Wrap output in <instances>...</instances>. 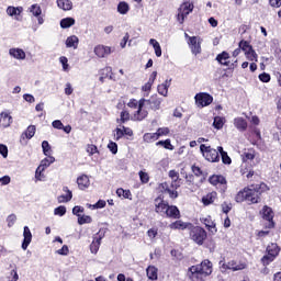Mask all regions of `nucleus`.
I'll list each match as a JSON object with an SVG mask.
<instances>
[{
  "label": "nucleus",
  "mask_w": 281,
  "mask_h": 281,
  "mask_svg": "<svg viewBox=\"0 0 281 281\" xmlns=\"http://www.w3.org/2000/svg\"><path fill=\"white\" fill-rule=\"evenodd\" d=\"M245 54H246L248 60H256V61L258 60V54H256V50H254V48L246 52Z\"/></svg>",
  "instance_id": "5fc2aeb1"
},
{
  "label": "nucleus",
  "mask_w": 281,
  "mask_h": 281,
  "mask_svg": "<svg viewBox=\"0 0 281 281\" xmlns=\"http://www.w3.org/2000/svg\"><path fill=\"white\" fill-rule=\"evenodd\" d=\"M42 149H43V153L46 157H49L50 153H52V146L49 145V142L47 140H44L42 143Z\"/></svg>",
  "instance_id": "a18cd8bd"
},
{
  "label": "nucleus",
  "mask_w": 281,
  "mask_h": 281,
  "mask_svg": "<svg viewBox=\"0 0 281 281\" xmlns=\"http://www.w3.org/2000/svg\"><path fill=\"white\" fill-rule=\"evenodd\" d=\"M169 134H170V128H168V127H160L156 132V135H158V139H159V137H164Z\"/></svg>",
  "instance_id": "8fccbe9b"
},
{
  "label": "nucleus",
  "mask_w": 281,
  "mask_h": 281,
  "mask_svg": "<svg viewBox=\"0 0 281 281\" xmlns=\"http://www.w3.org/2000/svg\"><path fill=\"white\" fill-rule=\"evenodd\" d=\"M12 124V116L8 112H1L0 114V126L8 128Z\"/></svg>",
  "instance_id": "a878e982"
},
{
  "label": "nucleus",
  "mask_w": 281,
  "mask_h": 281,
  "mask_svg": "<svg viewBox=\"0 0 281 281\" xmlns=\"http://www.w3.org/2000/svg\"><path fill=\"white\" fill-rule=\"evenodd\" d=\"M239 48L245 52V54L251 49H254V47L249 44V42L241 40L239 42Z\"/></svg>",
  "instance_id": "c03bdc74"
},
{
  "label": "nucleus",
  "mask_w": 281,
  "mask_h": 281,
  "mask_svg": "<svg viewBox=\"0 0 281 281\" xmlns=\"http://www.w3.org/2000/svg\"><path fill=\"white\" fill-rule=\"evenodd\" d=\"M55 216H65L67 214V207L60 205L54 210Z\"/></svg>",
  "instance_id": "09e8293b"
},
{
  "label": "nucleus",
  "mask_w": 281,
  "mask_h": 281,
  "mask_svg": "<svg viewBox=\"0 0 281 281\" xmlns=\"http://www.w3.org/2000/svg\"><path fill=\"white\" fill-rule=\"evenodd\" d=\"M144 142H146L147 144H153V142H157V139H159V136L156 133H146L143 136Z\"/></svg>",
  "instance_id": "4c0bfd02"
},
{
  "label": "nucleus",
  "mask_w": 281,
  "mask_h": 281,
  "mask_svg": "<svg viewBox=\"0 0 281 281\" xmlns=\"http://www.w3.org/2000/svg\"><path fill=\"white\" fill-rule=\"evenodd\" d=\"M29 12H31L33 16H36L38 25H43V23H45V20L43 19V16H41V14H43V9H41V5L32 4L29 8Z\"/></svg>",
  "instance_id": "6ab92c4d"
},
{
  "label": "nucleus",
  "mask_w": 281,
  "mask_h": 281,
  "mask_svg": "<svg viewBox=\"0 0 281 281\" xmlns=\"http://www.w3.org/2000/svg\"><path fill=\"white\" fill-rule=\"evenodd\" d=\"M145 106H149L151 111H159L161 108V99L157 95H151L149 99H145Z\"/></svg>",
  "instance_id": "a211bd4d"
},
{
  "label": "nucleus",
  "mask_w": 281,
  "mask_h": 281,
  "mask_svg": "<svg viewBox=\"0 0 281 281\" xmlns=\"http://www.w3.org/2000/svg\"><path fill=\"white\" fill-rule=\"evenodd\" d=\"M201 43H203V40H201V37H196V36L189 37L188 44L192 54H194V56H198V54H201Z\"/></svg>",
  "instance_id": "ddd939ff"
},
{
  "label": "nucleus",
  "mask_w": 281,
  "mask_h": 281,
  "mask_svg": "<svg viewBox=\"0 0 281 281\" xmlns=\"http://www.w3.org/2000/svg\"><path fill=\"white\" fill-rule=\"evenodd\" d=\"M146 271L149 280H157V268L155 266H149Z\"/></svg>",
  "instance_id": "a19ab883"
},
{
  "label": "nucleus",
  "mask_w": 281,
  "mask_h": 281,
  "mask_svg": "<svg viewBox=\"0 0 281 281\" xmlns=\"http://www.w3.org/2000/svg\"><path fill=\"white\" fill-rule=\"evenodd\" d=\"M155 213L160 214V216H166V212L168 210V202L164 200V195H159L154 200Z\"/></svg>",
  "instance_id": "9b49d317"
},
{
  "label": "nucleus",
  "mask_w": 281,
  "mask_h": 281,
  "mask_svg": "<svg viewBox=\"0 0 281 281\" xmlns=\"http://www.w3.org/2000/svg\"><path fill=\"white\" fill-rule=\"evenodd\" d=\"M77 186L79 190H87L89 186H91V181L89 180V176L82 175L77 178Z\"/></svg>",
  "instance_id": "5701e85b"
},
{
  "label": "nucleus",
  "mask_w": 281,
  "mask_h": 281,
  "mask_svg": "<svg viewBox=\"0 0 281 281\" xmlns=\"http://www.w3.org/2000/svg\"><path fill=\"white\" fill-rule=\"evenodd\" d=\"M54 161H56V158H54L53 156H48L47 158H44L35 171V179L41 181V177H43L44 170L46 168H49V166H52Z\"/></svg>",
  "instance_id": "9d476101"
},
{
  "label": "nucleus",
  "mask_w": 281,
  "mask_h": 281,
  "mask_svg": "<svg viewBox=\"0 0 281 281\" xmlns=\"http://www.w3.org/2000/svg\"><path fill=\"white\" fill-rule=\"evenodd\" d=\"M8 227H12L16 223V215L11 214L7 217Z\"/></svg>",
  "instance_id": "052dcab7"
},
{
  "label": "nucleus",
  "mask_w": 281,
  "mask_h": 281,
  "mask_svg": "<svg viewBox=\"0 0 281 281\" xmlns=\"http://www.w3.org/2000/svg\"><path fill=\"white\" fill-rule=\"evenodd\" d=\"M200 153H202L204 159H206V161H211V164L221 161V156L218 155L220 151L211 146L205 144L200 145Z\"/></svg>",
  "instance_id": "20e7f679"
},
{
  "label": "nucleus",
  "mask_w": 281,
  "mask_h": 281,
  "mask_svg": "<svg viewBox=\"0 0 281 281\" xmlns=\"http://www.w3.org/2000/svg\"><path fill=\"white\" fill-rule=\"evenodd\" d=\"M181 188V182L179 180H172L171 182H162L160 184L161 192H165V194H169L171 199H178L179 198V190Z\"/></svg>",
  "instance_id": "7ed1b4c3"
},
{
  "label": "nucleus",
  "mask_w": 281,
  "mask_h": 281,
  "mask_svg": "<svg viewBox=\"0 0 281 281\" xmlns=\"http://www.w3.org/2000/svg\"><path fill=\"white\" fill-rule=\"evenodd\" d=\"M268 255L263 256L261 261L263 265H269L270 262H273L276 259V256L280 254V247H278V244H271L267 247Z\"/></svg>",
  "instance_id": "1a4fd4ad"
},
{
  "label": "nucleus",
  "mask_w": 281,
  "mask_h": 281,
  "mask_svg": "<svg viewBox=\"0 0 281 281\" xmlns=\"http://www.w3.org/2000/svg\"><path fill=\"white\" fill-rule=\"evenodd\" d=\"M260 214L262 216V220L265 221L262 226L266 229H273V227H276V222H273V217L276 216V213H273V209L265 205L260 211Z\"/></svg>",
  "instance_id": "39448f33"
},
{
  "label": "nucleus",
  "mask_w": 281,
  "mask_h": 281,
  "mask_svg": "<svg viewBox=\"0 0 281 281\" xmlns=\"http://www.w3.org/2000/svg\"><path fill=\"white\" fill-rule=\"evenodd\" d=\"M123 137H124V130L122 128V126L117 127L114 134L115 142H120V139H122Z\"/></svg>",
  "instance_id": "603ef678"
},
{
  "label": "nucleus",
  "mask_w": 281,
  "mask_h": 281,
  "mask_svg": "<svg viewBox=\"0 0 281 281\" xmlns=\"http://www.w3.org/2000/svg\"><path fill=\"white\" fill-rule=\"evenodd\" d=\"M72 25H76V19L74 18H65L60 20V27L63 30H67L71 27Z\"/></svg>",
  "instance_id": "72a5a7b5"
},
{
  "label": "nucleus",
  "mask_w": 281,
  "mask_h": 281,
  "mask_svg": "<svg viewBox=\"0 0 281 281\" xmlns=\"http://www.w3.org/2000/svg\"><path fill=\"white\" fill-rule=\"evenodd\" d=\"M170 82H172V80H166L164 83L158 86V93L160 95H164V98L168 97V89L170 88Z\"/></svg>",
  "instance_id": "2f4dec72"
},
{
  "label": "nucleus",
  "mask_w": 281,
  "mask_h": 281,
  "mask_svg": "<svg viewBox=\"0 0 281 281\" xmlns=\"http://www.w3.org/2000/svg\"><path fill=\"white\" fill-rule=\"evenodd\" d=\"M259 80L261 82H270L271 81V75L267 74V72H262L259 75Z\"/></svg>",
  "instance_id": "4d7b16f0"
},
{
  "label": "nucleus",
  "mask_w": 281,
  "mask_h": 281,
  "mask_svg": "<svg viewBox=\"0 0 281 281\" xmlns=\"http://www.w3.org/2000/svg\"><path fill=\"white\" fill-rule=\"evenodd\" d=\"M188 227H192V224L186 223L181 220L176 221L169 225V229H188Z\"/></svg>",
  "instance_id": "cd10ccee"
},
{
  "label": "nucleus",
  "mask_w": 281,
  "mask_h": 281,
  "mask_svg": "<svg viewBox=\"0 0 281 281\" xmlns=\"http://www.w3.org/2000/svg\"><path fill=\"white\" fill-rule=\"evenodd\" d=\"M216 60L217 63H220V65H223L224 67H229L231 61H229V53L227 52H222L221 54H218L216 56Z\"/></svg>",
  "instance_id": "bb28decb"
},
{
  "label": "nucleus",
  "mask_w": 281,
  "mask_h": 281,
  "mask_svg": "<svg viewBox=\"0 0 281 281\" xmlns=\"http://www.w3.org/2000/svg\"><path fill=\"white\" fill-rule=\"evenodd\" d=\"M234 126L243 133L247 131V121L243 117H236L234 120Z\"/></svg>",
  "instance_id": "7c9ffc66"
},
{
  "label": "nucleus",
  "mask_w": 281,
  "mask_h": 281,
  "mask_svg": "<svg viewBox=\"0 0 281 281\" xmlns=\"http://www.w3.org/2000/svg\"><path fill=\"white\" fill-rule=\"evenodd\" d=\"M57 254L59 256H67V254H69V247L67 245H64L61 249L57 250Z\"/></svg>",
  "instance_id": "0e129e2a"
},
{
  "label": "nucleus",
  "mask_w": 281,
  "mask_h": 281,
  "mask_svg": "<svg viewBox=\"0 0 281 281\" xmlns=\"http://www.w3.org/2000/svg\"><path fill=\"white\" fill-rule=\"evenodd\" d=\"M23 238L22 249L25 251L30 247V243H32V231L27 226H24Z\"/></svg>",
  "instance_id": "412c9836"
},
{
  "label": "nucleus",
  "mask_w": 281,
  "mask_h": 281,
  "mask_svg": "<svg viewBox=\"0 0 281 281\" xmlns=\"http://www.w3.org/2000/svg\"><path fill=\"white\" fill-rule=\"evenodd\" d=\"M82 212H85V207H82V206H75L72 209V214L75 216H80V213L82 214Z\"/></svg>",
  "instance_id": "338daca9"
},
{
  "label": "nucleus",
  "mask_w": 281,
  "mask_h": 281,
  "mask_svg": "<svg viewBox=\"0 0 281 281\" xmlns=\"http://www.w3.org/2000/svg\"><path fill=\"white\" fill-rule=\"evenodd\" d=\"M187 276L191 281H205L207 276H212V261L205 259L200 265L191 266Z\"/></svg>",
  "instance_id": "f257e3e1"
},
{
  "label": "nucleus",
  "mask_w": 281,
  "mask_h": 281,
  "mask_svg": "<svg viewBox=\"0 0 281 281\" xmlns=\"http://www.w3.org/2000/svg\"><path fill=\"white\" fill-rule=\"evenodd\" d=\"M146 106V99H140L138 103L137 111H135L132 115L133 122H142L148 117V111L145 109Z\"/></svg>",
  "instance_id": "6e6552de"
},
{
  "label": "nucleus",
  "mask_w": 281,
  "mask_h": 281,
  "mask_svg": "<svg viewBox=\"0 0 281 281\" xmlns=\"http://www.w3.org/2000/svg\"><path fill=\"white\" fill-rule=\"evenodd\" d=\"M157 234H159V229L157 227L149 228L147 231V236L153 240L154 238H157Z\"/></svg>",
  "instance_id": "864d4df0"
},
{
  "label": "nucleus",
  "mask_w": 281,
  "mask_h": 281,
  "mask_svg": "<svg viewBox=\"0 0 281 281\" xmlns=\"http://www.w3.org/2000/svg\"><path fill=\"white\" fill-rule=\"evenodd\" d=\"M222 212L224 214H229V212H232V203L224 202L222 204Z\"/></svg>",
  "instance_id": "13d9d810"
},
{
  "label": "nucleus",
  "mask_w": 281,
  "mask_h": 281,
  "mask_svg": "<svg viewBox=\"0 0 281 281\" xmlns=\"http://www.w3.org/2000/svg\"><path fill=\"white\" fill-rule=\"evenodd\" d=\"M36 135V126L30 125L26 131L22 134V137H26V139H32Z\"/></svg>",
  "instance_id": "58836bf2"
},
{
  "label": "nucleus",
  "mask_w": 281,
  "mask_h": 281,
  "mask_svg": "<svg viewBox=\"0 0 281 281\" xmlns=\"http://www.w3.org/2000/svg\"><path fill=\"white\" fill-rule=\"evenodd\" d=\"M165 216L167 218H181V211H179V207L175 206V205H169L167 206V211L165 212Z\"/></svg>",
  "instance_id": "aec40b11"
},
{
  "label": "nucleus",
  "mask_w": 281,
  "mask_h": 281,
  "mask_svg": "<svg viewBox=\"0 0 281 281\" xmlns=\"http://www.w3.org/2000/svg\"><path fill=\"white\" fill-rule=\"evenodd\" d=\"M217 198H218V194L215 191H213L202 198V203L203 205H212V203H214V201Z\"/></svg>",
  "instance_id": "c756f323"
},
{
  "label": "nucleus",
  "mask_w": 281,
  "mask_h": 281,
  "mask_svg": "<svg viewBox=\"0 0 281 281\" xmlns=\"http://www.w3.org/2000/svg\"><path fill=\"white\" fill-rule=\"evenodd\" d=\"M131 120V113L128 111H122L121 112V119H117V124H126Z\"/></svg>",
  "instance_id": "79ce46f5"
},
{
  "label": "nucleus",
  "mask_w": 281,
  "mask_h": 281,
  "mask_svg": "<svg viewBox=\"0 0 281 281\" xmlns=\"http://www.w3.org/2000/svg\"><path fill=\"white\" fill-rule=\"evenodd\" d=\"M0 155L5 159L8 157V146L0 144Z\"/></svg>",
  "instance_id": "69168bd1"
},
{
  "label": "nucleus",
  "mask_w": 281,
  "mask_h": 281,
  "mask_svg": "<svg viewBox=\"0 0 281 281\" xmlns=\"http://www.w3.org/2000/svg\"><path fill=\"white\" fill-rule=\"evenodd\" d=\"M23 12V7H8L7 8V14L9 16H20V14Z\"/></svg>",
  "instance_id": "f704fd0d"
},
{
  "label": "nucleus",
  "mask_w": 281,
  "mask_h": 281,
  "mask_svg": "<svg viewBox=\"0 0 281 281\" xmlns=\"http://www.w3.org/2000/svg\"><path fill=\"white\" fill-rule=\"evenodd\" d=\"M156 146H164L167 150H172L175 148L170 143V139L159 140L156 143Z\"/></svg>",
  "instance_id": "49530a36"
},
{
  "label": "nucleus",
  "mask_w": 281,
  "mask_h": 281,
  "mask_svg": "<svg viewBox=\"0 0 281 281\" xmlns=\"http://www.w3.org/2000/svg\"><path fill=\"white\" fill-rule=\"evenodd\" d=\"M217 150L222 157L223 164H226V166H229V164H232V158L227 155V151H225L222 146H218Z\"/></svg>",
  "instance_id": "c9c22d12"
},
{
  "label": "nucleus",
  "mask_w": 281,
  "mask_h": 281,
  "mask_svg": "<svg viewBox=\"0 0 281 281\" xmlns=\"http://www.w3.org/2000/svg\"><path fill=\"white\" fill-rule=\"evenodd\" d=\"M224 124L225 123L223 122V117H221V116L214 117V122H213L214 128H217V131H221V128H223Z\"/></svg>",
  "instance_id": "de8ad7c7"
},
{
  "label": "nucleus",
  "mask_w": 281,
  "mask_h": 281,
  "mask_svg": "<svg viewBox=\"0 0 281 281\" xmlns=\"http://www.w3.org/2000/svg\"><path fill=\"white\" fill-rule=\"evenodd\" d=\"M149 45H153L157 58H161V45H159V42H157L155 38H151L149 40Z\"/></svg>",
  "instance_id": "e433bc0d"
},
{
  "label": "nucleus",
  "mask_w": 281,
  "mask_h": 281,
  "mask_svg": "<svg viewBox=\"0 0 281 281\" xmlns=\"http://www.w3.org/2000/svg\"><path fill=\"white\" fill-rule=\"evenodd\" d=\"M87 153L91 157V156L95 155V153H98V147L95 145H88Z\"/></svg>",
  "instance_id": "680f3d73"
},
{
  "label": "nucleus",
  "mask_w": 281,
  "mask_h": 281,
  "mask_svg": "<svg viewBox=\"0 0 281 281\" xmlns=\"http://www.w3.org/2000/svg\"><path fill=\"white\" fill-rule=\"evenodd\" d=\"M212 102H214V98L209 93L200 92L195 94V104H198V106H210Z\"/></svg>",
  "instance_id": "f8f14e48"
},
{
  "label": "nucleus",
  "mask_w": 281,
  "mask_h": 281,
  "mask_svg": "<svg viewBox=\"0 0 281 281\" xmlns=\"http://www.w3.org/2000/svg\"><path fill=\"white\" fill-rule=\"evenodd\" d=\"M138 177L142 183H148V181H150V176H148V173L145 171H139Z\"/></svg>",
  "instance_id": "3c124183"
},
{
  "label": "nucleus",
  "mask_w": 281,
  "mask_h": 281,
  "mask_svg": "<svg viewBox=\"0 0 281 281\" xmlns=\"http://www.w3.org/2000/svg\"><path fill=\"white\" fill-rule=\"evenodd\" d=\"M262 186L265 184H251L248 188H245L243 191H239L235 198L237 203H260V194H262Z\"/></svg>",
  "instance_id": "f03ea898"
},
{
  "label": "nucleus",
  "mask_w": 281,
  "mask_h": 281,
  "mask_svg": "<svg viewBox=\"0 0 281 281\" xmlns=\"http://www.w3.org/2000/svg\"><path fill=\"white\" fill-rule=\"evenodd\" d=\"M9 55L15 58V60H25V50L22 48H10Z\"/></svg>",
  "instance_id": "b1692460"
},
{
  "label": "nucleus",
  "mask_w": 281,
  "mask_h": 281,
  "mask_svg": "<svg viewBox=\"0 0 281 281\" xmlns=\"http://www.w3.org/2000/svg\"><path fill=\"white\" fill-rule=\"evenodd\" d=\"M104 237V232H102V229H100L94 236H93V240L90 244V251L91 254H98V251L100 250V245L102 243V238Z\"/></svg>",
  "instance_id": "4468645a"
},
{
  "label": "nucleus",
  "mask_w": 281,
  "mask_h": 281,
  "mask_svg": "<svg viewBox=\"0 0 281 281\" xmlns=\"http://www.w3.org/2000/svg\"><path fill=\"white\" fill-rule=\"evenodd\" d=\"M200 221L201 223H203V225H205V227L209 229V232H211V234H216V223L212 221V216L201 217Z\"/></svg>",
  "instance_id": "4be33fe9"
},
{
  "label": "nucleus",
  "mask_w": 281,
  "mask_h": 281,
  "mask_svg": "<svg viewBox=\"0 0 281 281\" xmlns=\"http://www.w3.org/2000/svg\"><path fill=\"white\" fill-rule=\"evenodd\" d=\"M113 52H115V49L111 48V46L97 45L94 47V54L98 58H106V56H110Z\"/></svg>",
  "instance_id": "dca6fc26"
},
{
  "label": "nucleus",
  "mask_w": 281,
  "mask_h": 281,
  "mask_svg": "<svg viewBox=\"0 0 281 281\" xmlns=\"http://www.w3.org/2000/svg\"><path fill=\"white\" fill-rule=\"evenodd\" d=\"M52 126H53V128H57V131H63L64 124H63V121L55 120V121H53Z\"/></svg>",
  "instance_id": "e2e57ef3"
},
{
  "label": "nucleus",
  "mask_w": 281,
  "mask_h": 281,
  "mask_svg": "<svg viewBox=\"0 0 281 281\" xmlns=\"http://www.w3.org/2000/svg\"><path fill=\"white\" fill-rule=\"evenodd\" d=\"M190 238L196 245H203L207 238V233L201 226H191Z\"/></svg>",
  "instance_id": "423d86ee"
},
{
  "label": "nucleus",
  "mask_w": 281,
  "mask_h": 281,
  "mask_svg": "<svg viewBox=\"0 0 281 281\" xmlns=\"http://www.w3.org/2000/svg\"><path fill=\"white\" fill-rule=\"evenodd\" d=\"M93 218L89 215H78V224L79 225H87L89 223H92Z\"/></svg>",
  "instance_id": "37998d69"
},
{
  "label": "nucleus",
  "mask_w": 281,
  "mask_h": 281,
  "mask_svg": "<svg viewBox=\"0 0 281 281\" xmlns=\"http://www.w3.org/2000/svg\"><path fill=\"white\" fill-rule=\"evenodd\" d=\"M108 148L112 153V155H117V144L115 142H110L108 144Z\"/></svg>",
  "instance_id": "6e6d98bb"
},
{
  "label": "nucleus",
  "mask_w": 281,
  "mask_h": 281,
  "mask_svg": "<svg viewBox=\"0 0 281 281\" xmlns=\"http://www.w3.org/2000/svg\"><path fill=\"white\" fill-rule=\"evenodd\" d=\"M130 10H131V7L126 2H124V1L120 2L117 4V12L120 14H127Z\"/></svg>",
  "instance_id": "ea45409f"
},
{
  "label": "nucleus",
  "mask_w": 281,
  "mask_h": 281,
  "mask_svg": "<svg viewBox=\"0 0 281 281\" xmlns=\"http://www.w3.org/2000/svg\"><path fill=\"white\" fill-rule=\"evenodd\" d=\"M127 106L130 109H139V101H137V99H131Z\"/></svg>",
  "instance_id": "bf43d9fd"
},
{
  "label": "nucleus",
  "mask_w": 281,
  "mask_h": 281,
  "mask_svg": "<svg viewBox=\"0 0 281 281\" xmlns=\"http://www.w3.org/2000/svg\"><path fill=\"white\" fill-rule=\"evenodd\" d=\"M9 280L10 281H18L19 280V273L16 272L15 269L11 270Z\"/></svg>",
  "instance_id": "774afa93"
},
{
  "label": "nucleus",
  "mask_w": 281,
  "mask_h": 281,
  "mask_svg": "<svg viewBox=\"0 0 281 281\" xmlns=\"http://www.w3.org/2000/svg\"><path fill=\"white\" fill-rule=\"evenodd\" d=\"M209 181L212 186H218L221 192H225V190H227V180L223 176H212L209 178Z\"/></svg>",
  "instance_id": "2eb2a0df"
},
{
  "label": "nucleus",
  "mask_w": 281,
  "mask_h": 281,
  "mask_svg": "<svg viewBox=\"0 0 281 281\" xmlns=\"http://www.w3.org/2000/svg\"><path fill=\"white\" fill-rule=\"evenodd\" d=\"M194 10V3L192 2H183L179 9H178V14H177V21L181 25H183L186 19H188V15Z\"/></svg>",
  "instance_id": "0eeeda50"
},
{
  "label": "nucleus",
  "mask_w": 281,
  "mask_h": 281,
  "mask_svg": "<svg viewBox=\"0 0 281 281\" xmlns=\"http://www.w3.org/2000/svg\"><path fill=\"white\" fill-rule=\"evenodd\" d=\"M79 43H80V40L78 38V36L71 35L66 40V47L68 48L72 47V49H78Z\"/></svg>",
  "instance_id": "c85d7f7f"
},
{
  "label": "nucleus",
  "mask_w": 281,
  "mask_h": 281,
  "mask_svg": "<svg viewBox=\"0 0 281 281\" xmlns=\"http://www.w3.org/2000/svg\"><path fill=\"white\" fill-rule=\"evenodd\" d=\"M63 192H66V195H59L57 198L58 203H69V201L74 199V193L71 192V190H69L68 187H64Z\"/></svg>",
  "instance_id": "393cba45"
},
{
  "label": "nucleus",
  "mask_w": 281,
  "mask_h": 281,
  "mask_svg": "<svg viewBox=\"0 0 281 281\" xmlns=\"http://www.w3.org/2000/svg\"><path fill=\"white\" fill-rule=\"evenodd\" d=\"M57 5L60 10L69 11L74 8V2L71 0H57Z\"/></svg>",
  "instance_id": "473e14b6"
},
{
  "label": "nucleus",
  "mask_w": 281,
  "mask_h": 281,
  "mask_svg": "<svg viewBox=\"0 0 281 281\" xmlns=\"http://www.w3.org/2000/svg\"><path fill=\"white\" fill-rule=\"evenodd\" d=\"M221 269H224V271H227V269H231L232 271H243L245 269V263L237 265L236 261H228L225 263L224 261H220Z\"/></svg>",
  "instance_id": "f3484780"
}]
</instances>
